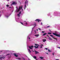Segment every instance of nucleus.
Instances as JSON below:
<instances>
[{
    "label": "nucleus",
    "mask_w": 60,
    "mask_h": 60,
    "mask_svg": "<svg viewBox=\"0 0 60 60\" xmlns=\"http://www.w3.org/2000/svg\"><path fill=\"white\" fill-rule=\"evenodd\" d=\"M38 29H39V30H40V31L41 30V29H40V28H38Z\"/></svg>",
    "instance_id": "36"
},
{
    "label": "nucleus",
    "mask_w": 60,
    "mask_h": 60,
    "mask_svg": "<svg viewBox=\"0 0 60 60\" xmlns=\"http://www.w3.org/2000/svg\"><path fill=\"white\" fill-rule=\"evenodd\" d=\"M21 7H19V10H20V8H21Z\"/></svg>",
    "instance_id": "35"
},
{
    "label": "nucleus",
    "mask_w": 60,
    "mask_h": 60,
    "mask_svg": "<svg viewBox=\"0 0 60 60\" xmlns=\"http://www.w3.org/2000/svg\"><path fill=\"white\" fill-rule=\"evenodd\" d=\"M42 45H41V47H40L41 48H42Z\"/></svg>",
    "instance_id": "37"
},
{
    "label": "nucleus",
    "mask_w": 60,
    "mask_h": 60,
    "mask_svg": "<svg viewBox=\"0 0 60 60\" xmlns=\"http://www.w3.org/2000/svg\"><path fill=\"white\" fill-rule=\"evenodd\" d=\"M7 17H9V16H7Z\"/></svg>",
    "instance_id": "57"
},
{
    "label": "nucleus",
    "mask_w": 60,
    "mask_h": 60,
    "mask_svg": "<svg viewBox=\"0 0 60 60\" xmlns=\"http://www.w3.org/2000/svg\"><path fill=\"white\" fill-rule=\"evenodd\" d=\"M49 30L50 32H52L50 30Z\"/></svg>",
    "instance_id": "40"
},
{
    "label": "nucleus",
    "mask_w": 60,
    "mask_h": 60,
    "mask_svg": "<svg viewBox=\"0 0 60 60\" xmlns=\"http://www.w3.org/2000/svg\"><path fill=\"white\" fill-rule=\"evenodd\" d=\"M50 36L51 37H53V36L52 35H50Z\"/></svg>",
    "instance_id": "32"
},
{
    "label": "nucleus",
    "mask_w": 60,
    "mask_h": 60,
    "mask_svg": "<svg viewBox=\"0 0 60 60\" xmlns=\"http://www.w3.org/2000/svg\"><path fill=\"white\" fill-rule=\"evenodd\" d=\"M22 59H23V60H25V59L24 58L22 57Z\"/></svg>",
    "instance_id": "22"
},
{
    "label": "nucleus",
    "mask_w": 60,
    "mask_h": 60,
    "mask_svg": "<svg viewBox=\"0 0 60 60\" xmlns=\"http://www.w3.org/2000/svg\"><path fill=\"white\" fill-rule=\"evenodd\" d=\"M26 5H25L24 8H26Z\"/></svg>",
    "instance_id": "29"
},
{
    "label": "nucleus",
    "mask_w": 60,
    "mask_h": 60,
    "mask_svg": "<svg viewBox=\"0 0 60 60\" xmlns=\"http://www.w3.org/2000/svg\"><path fill=\"white\" fill-rule=\"evenodd\" d=\"M26 8H25V7H24V9H25H25H26Z\"/></svg>",
    "instance_id": "49"
},
{
    "label": "nucleus",
    "mask_w": 60,
    "mask_h": 60,
    "mask_svg": "<svg viewBox=\"0 0 60 60\" xmlns=\"http://www.w3.org/2000/svg\"><path fill=\"white\" fill-rule=\"evenodd\" d=\"M47 34V33H44V34L43 35V36H44V35H46V34Z\"/></svg>",
    "instance_id": "8"
},
{
    "label": "nucleus",
    "mask_w": 60,
    "mask_h": 60,
    "mask_svg": "<svg viewBox=\"0 0 60 60\" xmlns=\"http://www.w3.org/2000/svg\"><path fill=\"white\" fill-rule=\"evenodd\" d=\"M23 9H22V11H23Z\"/></svg>",
    "instance_id": "63"
},
{
    "label": "nucleus",
    "mask_w": 60,
    "mask_h": 60,
    "mask_svg": "<svg viewBox=\"0 0 60 60\" xmlns=\"http://www.w3.org/2000/svg\"><path fill=\"white\" fill-rule=\"evenodd\" d=\"M2 52V51H0V52Z\"/></svg>",
    "instance_id": "53"
},
{
    "label": "nucleus",
    "mask_w": 60,
    "mask_h": 60,
    "mask_svg": "<svg viewBox=\"0 0 60 60\" xmlns=\"http://www.w3.org/2000/svg\"><path fill=\"white\" fill-rule=\"evenodd\" d=\"M48 38H49L48 39H49V40H52V39L51 38L49 37Z\"/></svg>",
    "instance_id": "13"
},
{
    "label": "nucleus",
    "mask_w": 60,
    "mask_h": 60,
    "mask_svg": "<svg viewBox=\"0 0 60 60\" xmlns=\"http://www.w3.org/2000/svg\"><path fill=\"white\" fill-rule=\"evenodd\" d=\"M35 34H36V32H35Z\"/></svg>",
    "instance_id": "61"
},
{
    "label": "nucleus",
    "mask_w": 60,
    "mask_h": 60,
    "mask_svg": "<svg viewBox=\"0 0 60 60\" xmlns=\"http://www.w3.org/2000/svg\"><path fill=\"white\" fill-rule=\"evenodd\" d=\"M35 46H40V45H38V44H35Z\"/></svg>",
    "instance_id": "9"
},
{
    "label": "nucleus",
    "mask_w": 60,
    "mask_h": 60,
    "mask_svg": "<svg viewBox=\"0 0 60 60\" xmlns=\"http://www.w3.org/2000/svg\"><path fill=\"white\" fill-rule=\"evenodd\" d=\"M34 51L35 52V54H39V52H37L35 50Z\"/></svg>",
    "instance_id": "5"
},
{
    "label": "nucleus",
    "mask_w": 60,
    "mask_h": 60,
    "mask_svg": "<svg viewBox=\"0 0 60 60\" xmlns=\"http://www.w3.org/2000/svg\"><path fill=\"white\" fill-rule=\"evenodd\" d=\"M34 47L35 48H36V49H38V47H39V46H37V47H36V46H34Z\"/></svg>",
    "instance_id": "6"
},
{
    "label": "nucleus",
    "mask_w": 60,
    "mask_h": 60,
    "mask_svg": "<svg viewBox=\"0 0 60 60\" xmlns=\"http://www.w3.org/2000/svg\"><path fill=\"white\" fill-rule=\"evenodd\" d=\"M21 13V11H20L19 13V14H20Z\"/></svg>",
    "instance_id": "28"
},
{
    "label": "nucleus",
    "mask_w": 60,
    "mask_h": 60,
    "mask_svg": "<svg viewBox=\"0 0 60 60\" xmlns=\"http://www.w3.org/2000/svg\"><path fill=\"white\" fill-rule=\"evenodd\" d=\"M56 41H57V39H56Z\"/></svg>",
    "instance_id": "60"
},
{
    "label": "nucleus",
    "mask_w": 60,
    "mask_h": 60,
    "mask_svg": "<svg viewBox=\"0 0 60 60\" xmlns=\"http://www.w3.org/2000/svg\"><path fill=\"white\" fill-rule=\"evenodd\" d=\"M33 57L34 58V59H36L37 58L36 57V56H34Z\"/></svg>",
    "instance_id": "12"
},
{
    "label": "nucleus",
    "mask_w": 60,
    "mask_h": 60,
    "mask_svg": "<svg viewBox=\"0 0 60 60\" xmlns=\"http://www.w3.org/2000/svg\"><path fill=\"white\" fill-rule=\"evenodd\" d=\"M4 57V56L3 57H2V58H3Z\"/></svg>",
    "instance_id": "48"
},
{
    "label": "nucleus",
    "mask_w": 60,
    "mask_h": 60,
    "mask_svg": "<svg viewBox=\"0 0 60 60\" xmlns=\"http://www.w3.org/2000/svg\"><path fill=\"white\" fill-rule=\"evenodd\" d=\"M10 55V54H8L6 55V56H8V55Z\"/></svg>",
    "instance_id": "26"
},
{
    "label": "nucleus",
    "mask_w": 60,
    "mask_h": 60,
    "mask_svg": "<svg viewBox=\"0 0 60 60\" xmlns=\"http://www.w3.org/2000/svg\"><path fill=\"white\" fill-rule=\"evenodd\" d=\"M56 33H57V32L56 31L55 32V33H52V34L54 35H55V36H57V37H60V34H57Z\"/></svg>",
    "instance_id": "1"
},
{
    "label": "nucleus",
    "mask_w": 60,
    "mask_h": 60,
    "mask_svg": "<svg viewBox=\"0 0 60 60\" xmlns=\"http://www.w3.org/2000/svg\"><path fill=\"white\" fill-rule=\"evenodd\" d=\"M35 24H34V25H35V26H36V23L35 22Z\"/></svg>",
    "instance_id": "21"
},
{
    "label": "nucleus",
    "mask_w": 60,
    "mask_h": 60,
    "mask_svg": "<svg viewBox=\"0 0 60 60\" xmlns=\"http://www.w3.org/2000/svg\"><path fill=\"white\" fill-rule=\"evenodd\" d=\"M41 45H42V46H43V44H42Z\"/></svg>",
    "instance_id": "47"
},
{
    "label": "nucleus",
    "mask_w": 60,
    "mask_h": 60,
    "mask_svg": "<svg viewBox=\"0 0 60 60\" xmlns=\"http://www.w3.org/2000/svg\"><path fill=\"white\" fill-rule=\"evenodd\" d=\"M27 1H25V5H26V2H27Z\"/></svg>",
    "instance_id": "24"
},
{
    "label": "nucleus",
    "mask_w": 60,
    "mask_h": 60,
    "mask_svg": "<svg viewBox=\"0 0 60 60\" xmlns=\"http://www.w3.org/2000/svg\"><path fill=\"white\" fill-rule=\"evenodd\" d=\"M29 38V39H30V38Z\"/></svg>",
    "instance_id": "51"
},
{
    "label": "nucleus",
    "mask_w": 60,
    "mask_h": 60,
    "mask_svg": "<svg viewBox=\"0 0 60 60\" xmlns=\"http://www.w3.org/2000/svg\"><path fill=\"white\" fill-rule=\"evenodd\" d=\"M28 60H30V59H29V58H28Z\"/></svg>",
    "instance_id": "55"
},
{
    "label": "nucleus",
    "mask_w": 60,
    "mask_h": 60,
    "mask_svg": "<svg viewBox=\"0 0 60 60\" xmlns=\"http://www.w3.org/2000/svg\"><path fill=\"white\" fill-rule=\"evenodd\" d=\"M18 59L19 60H21V58H18Z\"/></svg>",
    "instance_id": "15"
},
{
    "label": "nucleus",
    "mask_w": 60,
    "mask_h": 60,
    "mask_svg": "<svg viewBox=\"0 0 60 60\" xmlns=\"http://www.w3.org/2000/svg\"><path fill=\"white\" fill-rule=\"evenodd\" d=\"M47 36H48V37H49V36H48V35H47Z\"/></svg>",
    "instance_id": "44"
},
{
    "label": "nucleus",
    "mask_w": 60,
    "mask_h": 60,
    "mask_svg": "<svg viewBox=\"0 0 60 60\" xmlns=\"http://www.w3.org/2000/svg\"><path fill=\"white\" fill-rule=\"evenodd\" d=\"M9 8H11V7H9Z\"/></svg>",
    "instance_id": "58"
},
{
    "label": "nucleus",
    "mask_w": 60,
    "mask_h": 60,
    "mask_svg": "<svg viewBox=\"0 0 60 60\" xmlns=\"http://www.w3.org/2000/svg\"><path fill=\"white\" fill-rule=\"evenodd\" d=\"M35 21H38V23H39L40 22H40H41V20L39 19H36V20H35Z\"/></svg>",
    "instance_id": "2"
},
{
    "label": "nucleus",
    "mask_w": 60,
    "mask_h": 60,
    "mask_svg": "<svg viewBox=\"0 0 60 60\" xmlns=\"http://www.w3.org/2000/svg\"><path fill=\"white\" fill-rule=\"evenodd\" d=\"M50 26H48L47 27V28H48V27H50Z\"/></svg>",
    "instance_id": "33"
},
{
    "label": "nucleus",
    "mask_w": 60,
    "mask_h": 60,
    "mask_svg": "<svg viewBox=\"0 0 60 60\" xmlns=\"http://www.w3.org/2000/svg\"><path fill=\"white\" fill-rule=\"evenodd\" d=\"M34 32H35H35H36V31L35 30Z\"/></svg>",
    "instance_id": "56"
},
{
    "label": "nucleus",
    "mask_w": 60,
    "mask_h": 60,
    "mask_svg": "<svg viewBox=\"0 0 60 60\" xmlns=\"http://www.w3.org/2000/svg\"><path fill=\"white\" fill-rule=\"evenodd\" d=\"M45 32V31H42V33H44Z\"/></svg>",
    "instance_id": "31"
},
{
    "label": "nucleus",
    "mask_w": 60,
    "mask_h": 60,
    "mask_svg": "<svg viewBox=\"0 0 60 60\" xmlns=\"http://www.w3.org/2000/svg\"><path fill=\"white\" fill-rule=\"evenodd\" d=\"M40 57V58L41 59H43V58H42V57Z\"/></svg>",
    "instance_id": "19"
},
{
    "label": "nucleus",
    "mask_w": 60,
    "mask_h": 60,
    "mask_svg": "<svg viewBox=\"0 0 60 60\" xmlns=\"http://www.w3.org/2000/svg\"><path fill=\"white\" fill-rule=\"evenodd\" d=\"M41 25H42V22H41Z\"/></svg>",
    "instance_id": "42"
},
{
    "label": "nucleus",
    "mask_w": 60,
    "mask_h": 60,
    "mask_svg": "<svg viewBox=\"0 0 60 60\" xmlns=\"http://www.w3.org/2000/svg\"><path fill=\"white\" fill-rule=\"evenodd\" d=\"M39 34H38V35H35V36H39Z\"/></svg>",
    "instance_id": "18"
},
{
    "label": "nucleus",
    "mask_w": 60,
    "mask_h": 60,
    "mask_svg": "<svg viewBox=\"0 0 60 60\" xmlns=\"http://www.w3.org/2000/svg\"><path fill=\"white\" fill-rule=\"evenodd\" d=\"M22 7H21V9H22Z\"/></svg>",
    "instance_id": "43"
},
{
    "label": "nucleus",
    "mask_w": 60,
    "mask_h": 60,
    "mask_svg": "<svg viewBox=\"0 0 60 60\" xmlns=\"http://www.w3.org/2000/svg\"><path fill=\"white\" fill-rule=\"evenodd\" d=\"M0 59H1V60H2V57H0Z\"/></svg>",
    "instance_id": "30"
},
{
    "label": "nucleus",
    "mask_w": 60,
    "mask_h": 60,
    "mask_svg": "<svg viewBox=\"0 0 60 60\" xmlns=\"http://www.w3.org/2000/svg\"><path fill=\"white\" fill-rule=\"evenodd\" d=\"M48 51H49V52H50V50H49V49H48Z\"/></svg>",
    "instance_id": "39"
},
{
    "label": "nucleus",
    "mask_w": 60,
    "mask_h": 60,
    "mask_svg": "<svg viewBox=\"0 0 60 60\" xmlns=\"http://www.w3.org/2000/svg\"><path fill=\"white\" fill-rule=\"evenodd\" d=\"M31 48H34V46L33 45H32L31 46H30Z\"/></svg>",
    "instance_id": "20"
},
{
    "label": "nucleus",
    "mask_w": 60,
    "mask_h": 60,
    "mask_svg": "<svg viewBox=\"0 0 60 60\" xmlns=\"http://www.w3.org/2000/svg\"><path fill=\"white\" fill-rule=\"evenodd\" d=\"M56 60H59L58 59H56Z\"/></svg>",
    "instance_id": "46"
},
{
    "label": "nucleus",
    "mask_w": 60,
    "mask_h": 60,
    "mask_svg": "<svg viewBox=\"0 0 60 60\" xmlns=\"http://www.w3.org/2000/svg\"><path fill=\"white\" fill-rule=\"evenodd\" d=\"M26 24L27 25V22L26 23Z\"/></svg>",
    "instance_id": "50"
},
{
    "label": "nucleus",
    "mask_w": 60,
    "mask_h": 60,
    "mask_svg": "<svg viewBox=\"0 0 60 60\" xmlns=\"http://www.w3.org/2000/svg\"><path fill=\"white\" fill-rule=\"evenodd\" d=\"M17 15L19 17H20V16H19V14H17Z\"/></svg>",
    "instance_id": "25"
},
{
    "label": "nucleus",
    "mask_w": 60,
    "mask_h": 60,
    "mask_svg": "<svg viewBox=\"0 0 60 60\" xmlns=\"http://www.w3.org/2000/svg\"><path fill=\"white\" fill-rule=\"evenodd\" d=\"M20 11V9H18V11H16V12H18V11Z\"/></svg>",
    "instance_id": "16"
},
{
    "label": "nucleus",
    "mask_w": 60,
    "mask_h": 60,
    "mask_svg": "<svg viewBox=\"0 0 60 60\" xmlns=\"http://www.w3.org/2000/svg\"><path fill=\"white\" fill-rule=\"evenodd\" d=\"M43 42H45V41H46V39H43Z\"/></svg>",
    "instance_id": "7"
},
{
    "label": "nucleus",
    "mask_w": 60,
    "mask_h": 60,
    "mask_svg": "<svg viewBox=\"0 0 60 60\" xmlns=\"http://www.w3.org/2000/svg\"><path fill=\"white\" fill-rule=\"evenodd\" d=\"M45 49H46V50H48V48H45Z\"/></svg>",
    "instance_id": "38"
},
{
    "label": "nucleus",
    "mask_w": 60,
    "mask_h": 60,
    "mask_svg": "<svg viewBox=\"0 0 60 60\" xmlns=\"http://www.w3.org/2000/svg\"><path fill=\"white\" fill-rule=\"evenodd\" d=\"M13 4V5H14L15 4H16V2H13V3L11 4V6Z\"/></svg>",
    "instance_id": "3"
},
{
    "label": "nucleus",
    "mask_w": 60,
    "mask_h": 60,
    "mask_svg": "<svg viewBox=\"0 0 60 60\" xmlns=\"http://www.w3.org/2000/svg\"><path fill=\"white\" fill-rule=\"evenodd\" d=\"M37 31H38V29H37Z\"/></svg>",
    "instance_id": "52"
},
{
    "label": "nucleus",
    "mask_w": 60,
    "mask_h": 60,
    "mask_svg": "<svg viewBox=\"0 0 60 60\" xmlns=\"http://www.w3.org/2000/svg\"><path fill=\"white\" fill-rule=\"evenodd\" d=\"M29 53H31V51H30V49H29Z\"/></svg>",
    "instance_id": "17"
},
{
    "label": "nucleus",
    "mask_w": 60,
    "mask_h": 60,
    "mask_svg": "<svg viewBox=\"0 0 60 60\" xmlns=\"http://www.w3.org/2000/svg\"><path fill=\"white\" fill-rule=\"evenodd\" d=\"M46 54H48V53H47Z\"/></svg>",
    "instance_id": "54"
},
{
    "label": "nucleus",
    "mask_w": 60,
    "mask_h": 60,
    "mask_svg": "<svg viewBox=\"0 0 60 60\" xmlns=\"http://www.w3.org/2000/svg\"><path fill=\"white\" fill-rule=\"evenodd\" d=\"M48 34H51V33H48Z\"/></svg>",
    "instance_id": "23"
},
{
    "label": "nucleus",
    "mask_w": 60,
    "mask_h": 60,
    "mask_svg": "<svg viewBox=\"0 0 60 60\" xmlns=\"http://www.w3.org/2000/svg\"><path fill=\"white\" fill-rule=\"evenodd\" d=\"M52 54H53V56H54V53H52Z\"/></svg>",
    "instance_id": "45"
},
{
    "label": "nucleus",
    "mask_w": 60,
    "mask_h": 60,
    "mask_svg": "<svg viewBox=\"0 0 60 60\" xmlns=\"http://www.w3.org/2000/svg\"><path fill=\"white\" fill-rule=\"evenodd\" d=\"M52 38H53V39H55V40L57 39V38H55L53 36L52 37Z\"/></svg>",
    "instance_id": "11"
},
{
    "label": "nucleus",
    "mask_w": 60,
    "mask_h": 60,
    "mask_svg": "<svg viewBox=\"0 0 60 60\" xmlns=\"http://www.w3.org/2000/svg\"><path fill=\"white\" fill-rule=\"evenodd\" d=\"M14 56H15V57H18V55H16V54L15 53H14Z\"/></svg>",
    "instance_id": "4"
},
{
    "label": "nucleus",
    "mask_w": 60,
    "mask_h": 60,
    "mask_svg": "<svg viewBox=\"0 0 60 60\" xmlns=\"http://www.w3.org/2000/svg\"><path fill=\"white\" fill-rule=\"evenodd\" d=\"M52 38H53V39H55V40L57 39V38H55L53 36L52 37Z\"/></svg>",
    "instance_id": "10"
},
{
    "label": "nucleus",
    "mask_w": 60,
    "mask_h": 60,
    "mask_svg": "<svg viewBox=\"0 0 60 60\" xmlns=\"http://www.w3.org/2000/svg\"><path fill=\"white\" fill-rule=\"evenodd\" d=\"M32 51H33V52H34V51H33V50H32Z\"/></svg>",
    "instance_id": "64"
},
{
    "label": "nucleus",
    "mask_w": 60,
    "mask_h": 60,
    "mask_svg": "<svg viewBox=\"0 0 60 60\" xmlns=\"http://www.w3.org/2000/svg\"><path fill=\"white\" fill-rule=\"evenodd\" d=\"M20 23H21V24H22V25H23V23L21 22H20Z\"/></svg>",
    "instance_id": "34"
},
{
    "label": "nucleus",
    "mask_w": 60,
    "mask_h": 60,
    "mask_svg": "<svg viewBox=\"0 0 60 60\" xmlns=\"http://www.w3.org/2000/svg\"><path fill=\"white\" fill-rule=\"evenodd\" d=\"M58 48H59L60 49V47H58Z\"/></svg>",
    "instance_id": "41"
},
{
    "label": "nucleus",
    "mask_w": 60,
    "mask_h": 60,
    "mask_svg": "<svg viewBox=\"0 0 60 60\" xmlns=\"http://www.w3.org/2000/svg\"><path fill=\"white\" fill-rule=\"evenodd\" d=\"M9 6V5H7V7H8Z\"/></svg>",
    "instance_id": "27"
},
{
    "label": "nucleus",
    "mask_w": 60,
    "mask_h": 60,
    "mask_svg": "<svg viewBox=\"0 0 60 60\" xmlns=\"http://www.w3.org/2000/svg\"><path fill=\"white\" fill-rule=\"evenodd\" d=\"M28 47H29V49H33V48H31V47H30V46H28Z\"/></svg>",
    "instance_id": "14"
},
{
    "label": "nucleus",
    "mask_w": 60,
    "mask_h": 60,
    "mask_svg": "<svg viewBox=\"0 0 60 60\" xmlns=\"http://www.w3.org/2000/svg\"><path fill=\"white\" fill-rule=\"evenodd\" d=\"M24 22H26V21H24Z\"/></svg>",
    "instance_id": "59"
},
{
    "label": "nucleus",
    "mask_w": 60,
    "mask_h": 60,
    "mask_svg": "<svg viewBox=\"0 0 60 60\" xmlns=\"http://www.w3.org/2000/svg\"><path fill=\"white\" fill-rule=\"evenodd\" d=\"M5 58V57H4V58H3V59H4V58Z\"/></svg>",
    "instance_id": "62"
}]
</instances>
